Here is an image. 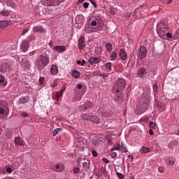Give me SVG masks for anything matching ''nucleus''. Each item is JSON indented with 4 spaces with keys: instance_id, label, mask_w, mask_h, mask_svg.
I'll return each instance as SVG.
<instances>
[{
    "instance_id": "obj_2",
    "label": "nucleus",
    "mask_w": 179,
    "mask_h": 179,
    "mask_svg": "<svg viewBox=\"0 0 179 179\" xmlns=\"http://www.w3.org/2000/svg\"><path fill=\"white\" fill-rule=\"evenodd\" d=\"M126 85L127 81H125L124 78H118L117 80L115 82L112 90L114 94H116L115 96V101H120V95H118V93H121V91L124 90Z\"/></svg>"
},
{
    "instance_id": "obj_27",
    "label": "nucleus",
    "mask_w": 179,
    "mask_h": 179,
    "mask_svg": "<svg viewBox=\"0 0 179 179\" xmlns=\"http://www.w3.org/2000/svg\"><path fill=\"white\" fill-rule=\"evenodd\" d=\"M9 25V21L1 20L0 21V29H5V27H8Z\"/></svg>"
},
{
    "instance_id": "obj_54",
    "label": "nucleus",
    "mask_w": 179,
    "mask_h": 179,
    "mask_svg": "<svg viewBox=\"0 0 179 179\" xmlns=\"http://www.w3.org/2000/svg\"><path fill=\"white\" fill-rule=\"evenodd\" d=\"M120 145H119L117 147H114V148H111V151L114 152V150H120Z\"/></svg>"
},
{
    "instance_id": "obj_5",
    "label": "nucleus",
    "mask_w": 179,
    "mask_h": 179,
    "mask_svg": "<svg viewBox=\"0 0 179 179\" xmlns=\"http://www.w3.org/2000/svg\"><path fill=\"white\" fill-rule=\"evenodd\" d=\"M9 114V106L5 101H0V115L1 118H6Z\"/></svg>"
},
{
    "instance_id": "obj_59",
    "label": "nucleus",
    "mask_w": 179,
    "mask_h": 179,
    "mask_svg": "<svg viewBox=\"0 0 179 179\" xmlns=\"http://www.w3.org/2000/svg\"><path fill=\"white\" fill-rule=\"evenodd\" d=\"M6 171H7V173H12V171H13V169H12V168H10V167H7Z\"/></svg>"
},
{
    "instance_id": "obj_25",
    "label": "nucleus",
    "mask_w": 179,
    "mask_h": 179,
    "mask_svg": "<svg viewBox=\"0 0 179 179\" xmlns=\"http://www.w3.org/2000/svg\"><path fill=\"white\" fill-rule=\"evenodd\" d=\"M101 143V140L99 138H96L92 141V146H94L95 148H99L100 146V144Z\"/></svg>"
},
{
    "instance_id": "obj_60",
    "label": "nucleus",
    "mask_w": 179,
    "mask_h": 179,
    "mask_svg": "<svg viewBox=\"0 0 179 179\" xmlns=\"http://www.w3.org/2000/svg\"><path fill=\"white\" fill-rule=\"evenodd\" d=\"M27 31H29L28 29H24L22 34H26V33H27Z\"/></svg>"
},
{
    "instance_id": "obj_51",
    "label": "nucleus",
    "mask_w": 179,
    "mask_h": 179,
    "mask_svg": "<svg viewBox=\"0 0 179 179\" xmlns=\"http://www.w3.org/2000/svg\"><path fill=\"white\" fill-rule=\"evenodd\" d=\"M92 5H93L94 8H97V3H96V1L94 0H90Z\"/></svg>"
},
{
    "instance_id": "obj_11",
    "label": "nucleus",
    "mask_w": 179,
    "mask_h": 179,
    "mask_svg": "<svg viewBox=\"0 0 179 179\" xmlns=\"http://www.w3.org/2000/svg\"><path fill=\"white\" fill-rule=\"evenodd\" d=\"M78 50L80 51H82L86 47V42L85 41V36H80V38L78 39Z\"/></svg>"
},
{
    "instance_id": "obj_43",
    "label": "nucleus",
    "mask_w": 179,
    "mask_h": 179,
    "mask_svg": "<svg viewBox=\"0 0 179 179\" xmlns=\"http://www.w3.org/2000/svg\"><path fill=\"white\" fill-rule=\"evenodd\" d=\"M98 75L103 78V79L106 78H108V74L106 73H99Z\"/></svg>"
},
{
    "instance_id": "obj_41",
    "label": "nucleus",
    "mask_w": 179,
    "mask_h": 179,
    "mask_svg": "<svg viewBox=\"0 0 179 179\" xmlns=\"http://www.w3.org/2000/svg\"><path fill=\"white\" fill-rule=\"evenodd\" d=\"M116 176H117V178L119 179H124V177H125V176L120 172L116 171Z\"/></svg>"
},
{
    "instance_id": "obj_7",
    "label": "nucleus",
    "mask_w": 179,
    "mask_h": 179,
    "mask_svg": "<svg viewBox=\"0 0 179 179\" xmlns=\"http://www.w3.org/2000/svg\"><path fill=\"white\" fill-rule=\"evenodd\" d=\"M76 147L80 150V152H83L85 150V143L83 142V137L76 138Z\"/></svg>"
},
{
    "instance_id": "obj_38",
    "label": "nucleus",
    "mask_w": 179,
    "mask_h": 179,
    "mask_svg": "<svg viewBox=\"0 0 179 179\" xmlns=\"http://www.w3.org/2000/svg\"><path fill=\"white\" fill-rule=\"evenodd\" d=\"M110 59L111 61H115L117 59V52H113L110 55Z\"/></svg>"
},
{
    "instance_id": "obj_10",
    "label": "nucleus",
    "mask_w": 179,
    "mask_h": 179,
    "mask_svg": "<svg viewBox=\"0 0 179 179\" xmlns=\"http://www.w3.org/2000/svg\"><path fill=\"white\" fill-rule=\"evenodd\" d=\"M29 47H30L29 41H24L20 45V50L22 52H27V51H29Z\"/></svg>"
},
{
    "instance_id": "obj_28",
    "label": "nucleus",
    "mask_w": 179,
    "mask_h": 179,
    "mask_svg": "<svg viewBox=\"0 0 179 179\" xmlns=\"http://www.w3.org/2000/svg\"><path fill=\"white\" fill-rule=\"evenodd\" d=\"M34 31H36V33H44L45 31L44 30V28L40 26H36L33 28Z\"/></svg>"
},
{
    "instance_id": "obj_8",
    "label": "nucleus",
    "mask_w": 179,
    "mask_h": 179,
    "mask_svg": "<svg viewBox=\"0 0 179 179\" xmlns=\"http://www.w3.org/2000/svg\"><path fill=\"white\" fill-rule=\"evenodd\" d=\"M103 29H101V27H94L92 25L87 24L85 26V32L86 33H94L95 31H101Z\"/></svg>"
},
{
    "instance_id": "obj_45",
    "label": "nucleus",
    "mask_w": 179,
    "mask_h": 179,
    "mask_svg": "<svg viewBox=\"0 0 179 179\" xmlns=\"http://www.w3.org/2000/svg\"><path fill=\"white\" fill-rule=\"evenodd\" d=\"M0 15H1V16H9V13H8V11H1L0 13Z\"/></svg>"
},
{
    "instance_id": "obj_64",
    "label": "nucleus",
    "mask_w": 179,
    "mask_h": 179,
    "mask_svg": "<svg viewBox=\"0 0 179 179\" xmlns=\"http://www.w3.org/2000/svg\"><path fill=\"white\" fill-rule=\"evenodd\" d=\"M76 63L78 64V65H80L82 64V62L80 60H78L76 62Z\"/></svg>"
},
{
    "instance_id": "obj_55",
    "label": "nucleus",
    "mask_w": 179,
    "mask_h": 179,
    "mask_svg": "<svg viewBox=\"0 0 179 179\" xmlns=\"http://www.w3.org/2000/svg\"><path fill=\"white\" fill-rule=\"evenodd\" d=\"M92 156H94V157H97L98 154H97V152L96 150H93L92 151Z\"/></svg>"
},
{
    "instance_id": "obj_50",
    "label": "nucleus",
    "mask_w": 179,
    "mask_h": 179,
    "mask_svg": "<svg viewBox=\"0 0 179 179\" xmlns=\"http://www.w3.org/2000/svg\"><path fill=\"white\" fill-rule=\"evenodd\" d=\"M109 12L111 15H115V9L113 8H110Z\"/></svg>"
},
{
    "instance_id": "obj_58",
    "label": "nucleus",
    "mask_w": 179,
    "mask_h": 179,
    "mask_svg": "<svg viewBox=\"0 0 179 179\" xmlns=\"http://www.w3.org/2000/svg\"><path fill=\"white\" fill-rule=\"evenodd\" d=\"M89 5H90L89 3L85 2L83 3V8H85V9H87V8H89Z\"/></svg>"
},
{
    "instance_id": "obj_19",
    "label": "nucleus",
    "mask_w": 179,
    "mask_h": 179,
    "mask_svg": "<svg viewBox=\"0 0 179 179\" xmlns=\"http://www.w3.org/2000/svg\"><path fill=\"white\" fill-rule=\"evenodd\" d=\"M119 55L121 59H122L123 61H125V59H127V58L128 57V56L127 55V52L124 49H120Z\"/></svg>"
},
{
    "instance_id": "obj_33",
    "label": "nucleus",
    "mask_w": 179,
    "mask_h": 179,
    "mask_svg": "<svg viewBox=\"0 0 179 179\" xmlns=\"http://www.w3.org/2000/svg\"><path fill=\"white\" fill-rule=\"evenodd\" d=\"M81 120H84L85 121H90V115L87 114H83L80 116Z\"/></svg>"
},
{
    "instance_id": "obj_32",
    "label": "nucleus",
    "mask_w": 179,
    "mask_h": 179,
    "mask_svg": "<svg viewBox=\"0 0 179 179\" xmlns=\"http://www.w3.org/2000/svg\"><path fill=\"white\" fill-rule=\"evenodd\" d=\"M140 150L142 153H148V152H150V148L145 146H142Z\"/></svg>"
},
{
    "instance_id": "obj_52",
    "label": "nucleus",
    "mask_w": 179,
    "mask_h": 179,
    "mask_svg": "<svg viewBox=\"0 0 179 179\" xmlns=\"http://www.w3.org/2000/svg\"><path fill=\"white\" fill-rule=\"evenodd\" d=\"M158 171H159V173H164V167H163V166H159V167L158 168Z\"/></svg>"
},
{
    "instance_id": "obj_49",
    "label": "nucleus",
    "mask_w": 179,
    "mask_h": 179,
    "mask_svg": "<svg viewBox=\"0 0 179 179\" xmlns=\"http://www.w3.org/2000/svg\"><path fill=\"white\" fill-rule=\"evenodd\" d=\"M110 157H112V159H115V157H117V152H111Z\"/></svg>"
},
{
    "instance_id": "obj_20",
    "label": "nucleus",
    "mask_w": 179,
    "mask_h": 179,
    "mask_svg": "<svg viewBox=\"0 0 179 179\" xmlns=\"http://www.w3.org/2000/svg\"><path fill=\"white\" fill-rule=\"evenodd\" d=\"M71 76L75 79H79V78H80V72L76 69H73L71 72Z\"/></svg>"
},
{
    "instance_id": "obj_34",
    "label": "nucleus",
    "mask_w": 179,
    "mask_h": 179,
    "mask_svg": "<svg viewBox=\"0 0 179 179\" xmlns=\"http://www.w3.org/2000/svg\"><path fill=\"white\" fill-rule=\"evenodd\" d=\"M168 166H171V167H174V164H176V159H169L168 162H166Z\"/></svg>"
},
{
    "instance_id": "obj_44",
    "label": "nucleus",
    "mask_w": 179,
    "mask_h": 179,
    "mask_svg": "<svg viewBox=\"0 0 179 179\" xmlns=\"http://www.w3.org/2000/svg\"><path fill=\"white\" fill-rule=\"evenodd\" d=\"M149 127L153 129V128H156V124L151 121L149 122Z\"/></svg>"
},
{
    "instance_id": "obj_24",
    "label": "nucleus",
    "mask_w": 179,
    "mask_h": 179,
    "mask_svg": "<svg viewBox=\"0 0 179 179\" xmlns=\"http://www.w3.org/2000/svg\"><path fill=\"white\" fill-rule=\"evenodd\" d=\"M6 85H8V83L5 81V76L0 75V86H1V87H5Z\"/></svg>"
},
{
    "instance_id": "obj_16",
    "label": "nucleus",
    "mask_w": 179,
    "mask_h": 179,
    "mask_svg": "<svg viewBox=\"0 0 179 179\" xmlns=\"http://www.w3.org/2000/svg\"><path fill=\"white\" fill-rule=\"evenodd\" d=\"M75 20L77 24H82L85 22V17L82 15H76Z\"/></svg>"
},
{
    "instance_id": "obj_53",
    "label": "nucleus",
    "mask_w": 179,
    "mask_h": 179,
    "mask_svg": "<svg viewBox=\"0 0 179 179\" xmlns=\"http://www.w3.org/2000/svg\"><path fill=\"white\" fill-rule=\"evenodd\" d=\"M29 114L26 112L20 113L21 117H29Z\"/></svg>"
},
{
    "instance_id": "obj_47",
    "label": "nucleus",
    "mask_w": 179,
    "mask_h": 179,
    "mask_svg": "<svg viewBox=\"0 0 179 179\" xmlns=\"http://www.w3.org/2000/svg\"><path fill=\"white\" fill-rule=\"evenodd\" d=\"M79 171H80V169L79 167H75L73 169L74 174H78V173H79Z\"/></svg>"
},
{
    "instance_id": "obj_17",
    "label": "nucleus",
    "mask_w": 179,
    "mask_h": 179,
    "mask_svg": "<svg viewBox=\"0 0 179 179\" xmlns=\"http://www.w3.org/2000/svg\"><path fill=\"white\" fill-rule=\"evenodd\" d=\"M8 68H9V64L3 63L0 66V72H1V73H5V72H6Z\"/></svg>"
},
{
    "instance_id": "obj_40",
    "label": "nucleus",
    "mask_w": 179,
    "mask_h": 179,
    "mask_svg": "<svg viewBox=\"0 0 179 179\" xmlns=\"http://www.w3.org/2000/svg\"><path fill=\"white\" fill-rule=\"evenodd\" d=\"M57 86H58V80H55L53 83L51 84V87L52 89H55V87H57Z\"/></svg>"
},
{
    "instance_id": "obj_62",
    "label": "nucleus",
    "mask_w": 179,
    "mask_h": 179,
    "mask_svg": "<svg viewBox=\"0 0 179 179\" xmlns=\"http://www.w3.org/2000/svg\"><path fill=\"white\" fill-rule=\"evenodd\" d=\"M85 63H86V60H83L81 62V66H83L84 64H85Z\"/></svg>"
},
{
    "instance_id": "obj_56",
    "label": "nucleus",
    "mask_w": 179,
    "mask_h": 179,
    "mask_svg": "<svg viewBox=\"0 0 179 179\" xmlns=\"http://www.w3.org/2000/svg\"><path fill=\"white\" fill-rule=\"evenodd\" d=\"M102 160L103 163H106V164H108V163H110V161L107 158H102Z\"/></svg>"
},
{
    "instance_id": "obj_22",
    "label": "nucleus",
    "mask_w": 179,
    "mask_h": 179,
    "mask_svg": "<svg viewBox=\"0 0 179 179\" xmlns=\"http://www.w3.org/2000/svg\"><path fill=\"white\" fill-rule=\"evenodd\" d=\"M177 145H178V141L173 140V141H171L168 144L167 146H168L169 149H173L174 148V146H177Z\"/></svg>"
},
{
    "instance_id": "obj_1",
    "label": "nucleus",
    "mask_w": 179,
    "mask_h": 179,
    "mask_svg": "<svg viewBox=\"0 0 179 179\" xmlns=\"http://www.w3.org/2000/svg\"><path fill=\"white\" fill-rule=\"evenodd\" d=\"M169 30L166 22H161L157 24V33L161 38H173V35L169 32Z\"/></svg>"
},
{
    "instance_id": "obj_46",
    "label": "nucleus",
    "mask_w": 179,
    "mask_h": 179,
    "mask_svg": "<svg viewBox=\"0 0 179 179\" xmlns=\"http://www.w3.org/2000/svg\"><path fill=\"white\" fill-rule=\"evenodd\" d=\"M44 80H45L44 77H41L39 78V83H40V85H41V86H43L44 85Z\"/></svg>"
},
{
    "instance_id": "obj_48",
    "label": "nucleus",
    "mask_w": 179,
    "mask_h": 179,
    "mask_svg": "<svg viewBox=\"0 0 179 179\" xmlns=\"http://www.w3.org/2000/svg\"><path fill=\"white\" fill-rule=\"evenodd\" d=\"M77 89L78 90H83V89H86L85 87H83V85H82V84H78V85H77Z\"/></svg>"
},
{
    "instance_id": "obj_39",
    "label": "nucleus",
    "mask_w": 179,
    "mask_h": 179,
    "mask_svg": "<svg viewBox=\"0 0 179 179\" xmlns=\"http://www.w3.org/2000/svg\"><path fill=\"white\" fill-rule=\"evenodd\" d=\"M121 150H122V152H123L124 153H127L128 152V149L127 148V146H125L122 143H121Z\"/></svg>"
},
{
    "instance_id": "obj_18",
    "label": "nucleus",
    "mask_w": 179,
    "mask_h": 179,
    "mask_svg": "<svg viewBox=\"0 0 179 179\" xmlns=\"http://www.w3.org/2000/svg\"><path fill=\"white\" fill-rule=\"evenodd\" d=\"M90 122H94L95 124H100V119L96 115H90Z\"/></svg>"
},
{
    "instance_id": "obj_4",
    "label": "nucleus",
    "mask_w": 179,
    "mask_h": 179,
    "mask_svg": "<svg viewBox=\"0 0 179 179\" xmlns=\"http://www.w3.org/2000/svg\"><path fill=\"white\" fill-rule=\"evenodd\" d=\"M48 64H50V57L47 55H41L36 59V65L38 71H43V69L45 68Z\"/></svg>"
},
{
    "instance_id": "obj_15",
    "label": "nucleus",
    "mask_w": 179,
    "mask_h": 179,
    "mask_svg": "<svg viewBox=\"0 0 179 179\" xmlns=\"http://www.w3.org/2000/svg\"><path fill=\"white\" fill-rule=\"evenodd\" d=\"M64 166L62 164H55L53 166V170L57 173H61L62 171H64Z\"/></svg>"
},
{
    "instance_id": "obj_26",
    "label": "nucleus",
    "mask_w": 179,
    "mask_h": 179,
    "mask_svg": "<svg viewBox=\"0 0 179 179\" xmlns=\"http://www.w3.org/2000/svg\"><path fill=\"white\" fill-rule=\"evenodd\" d=\"M50 73L51 75H57L58 73V67L55 65H52L50 68Z\"/></svg>"
},
{
    "instance_id": "obj_30",
    "label": "nucleus",
    "mask_w": 179,
    "mask_h": 179,
    "mask_svg": "<svg viewBox=\"0 0 179 179\" xmlns=\"http://www.w3.org/2000/svg\"><path fill=\"white\" fill-rule=\"evenodd\" d=\"M99 20H100V17L96 18V20L91 22V25H92L94 27H100L99 25Z\"/></svg>"
},
{
    "instance_id": "obj_29",
    "label": "nucleus",
    "mask_w": 179,
    "mask_h": 179,
    "mask_svg": "<svg viewBox=\"0 0 179 179\" xmlns=\"http://www.w3.org/2000/svg\"><path fill=\"white\" fill-rule=\"evenodd\" d=\"M105 47H106L108 52H111V51H113V44H111V43L106 42L105 43Z\"/></svg>"
},
{
    "instance_id": "obj_3",
    "label": "nucleus",
    "mask_w": 179,
    "mask_h": 179,
    "mask_svg": "<svg viewBox=\"0 0 179 179\" xmlns=\"http://www.w3.org/2000/svg\"><path fill=\"white\" fill-rule=\"evenodd\" d=\"M149 104H150V99L145 96H143L140 99L135 111L136 115H141V114H143V113L148 110Z\"/></svg>"
},
{
    "instance_id": "obj_21",
    "label": "nucleus",
    "mask_w": 179,
    "mask_h": 179,
    "mask_svg": "<svg viewBox=\"0 0 179 179\" xmlns=\"http://www.w3.org/2000/svg\"><path fill=\"white\" fill-rule=\"evenodd\" d=\"M15 145H17L18 146H23V145H24L23 140H22V138H20V137H16L15 138Z\"/></svg>"
},
{
    "instance_id": "obj_13",
    "label": "nucleus",
    "mask_w": 179,
    "mask_h": 179,
    "mask_svg": "<svg viewBox=\"0 0 179 179\" xmlns=\"http://www.w3.org/2000/svg\"><path fill=\"white\" fill-rule=\"evenodd\" d=\"M85 93H86V89H85V88L81 90L80 91H79V92H77L74 96V99L76 100V101H80V100H82V97H83V94H85Z\"/></svg>"
},
{
    "instance_id": "obj_31",
    "label": "nucleus",
    "mask_w": 179,
    "mask_h": 179,
    "mask_svg": "<svg viewBox=\"0 0 179 179\" xmlns=\"http://www.w3.org/2000/svg\"><path fill=\"white\" fill-rule=\"evenodd\" d=\"M27 101H29V96H22L20 99V104H25V103H27Z\"/></svg>"
},
{
    "instance_id": "obj_42",
    "label": "nucleus",
    "mask_w": 179,
    "mask_h": 179,
    "mask_svg": "<svg viewBox=\"0 0 179 179\" xmlns=\"http://www.w3.org/2000/svg\"><path fill=\"white\" fill-rule=\"evenodd\" d=\"M62 1H64V0H52V5H59V3L60 2H62Z\"/></svg>"
},
{
    "instance_id": "obj_35",
    "label": "nucleus",
    "mask_w": 179,
    "mask_h": 179,
    "mask_svg": "<svg viewBox=\"0 0 179 179\" xmlns=\"http://www.w3.org/2000/svg\"><path fill=\"white\" fill-rule=\"evenodd\" d=\"M83 168L84 169V170H89V169H90V165L89 164V163L85 162L83 163Z\"/></svg>"
},
{
    "instance_id": "obj_12",
    "label": "nucleus",
    "mask_w": 179,
    "mask_h": 179,
    "mask_svg": "<svg viewBox=\"0 0 179 179\" xmlns=\"http://www.w3.org/2000/svg\"><path fill=\"white\" fill-rule=\"evenodd\" d=\"M101 57H90L88 62L90 65H94V64H99V62H101Z\"/></svg>"
},
{
    "instance_id": "obj_23",
    "label": "nucleus",
    "mask_w": 179,
    "mask_h": 179,
    "mask_svg": "<svg viewBox=\"0 0 179 179\" xmlns=\"http://www.w3.org/2000/svg\"><path fill=\"white\" fill-rule=\"evenodd\" d=\"M66 48L64 45H57L55 47V50H56L57 52H64Z\"/></svg>"
},
{
    "instance_id": "obj_63",
    "label": "nucleus",
    "mask_w": 179,
    "mask_h": 179,
    "mask_svg": "<svg viewBox=\"0 0 179 179\" xmlns=\"http://www.w3.org/2000/svg\"><path fill=\"white\" fill-rule=\"evenodd\" d=\"M149 134H150V135H153V130L150 129L149 130Z\"/></svg>"
},
{
    "instance_id": "obj_36",
    "label": "nucleus",
    "mask_w": 179,
    "mask_h": 179,
    "mask_svg": "<svg viewBox=\"0 0 179 179\" xmlns=\"http://www.w3.org/2000/svg\"><path fill=\"white\" fill-rule=\"evenodd\" d=\"M105 67L108 72H111V63L110 62L106 63L105 65Z\"/></svg>"
},
{
    "instance_id": "obj_6",
    "label": "nucleus",
    "mask_w": 179,
    "mask_h": 179,
    "mask_svg": "<svg viewBox=\"0 0 179 179\" xmlns=\"http://www.w3.org/2000/svg\"><path fill=\"white\" fill-rule=\"evenodd\" d=\"M147 54L148 49L144 45L141 46L137 51V57L138 58H140V59H143V58H146Z\"/></svg>"
},
{
    "instance_id": "obj_14",
    "label": "nucleus",
    "mask_w": 179,
    "mask_h": 179,
    "mask_svg": "<svg viewBox=\"0 0 179 179\" xmlns=\"http://www.w3.org/2000/svg\"><path fill=\"white\" fill-rule=\"evenodd\" d=\"M93 107V103L91 101H86L82 106V111H86V110H89V108H92Z\"/></svg>"
},
{
    "instance_id": "obj_57",
    "label": "nucleus",
    "mask_w": 179,
    "mask_h": 179,
    "mask_svg": "<svg viewBox=\"0 0 179 179\" xmlns=\"http://www.w3.org/2000/svg\"><path fill=\"white\" fill-rule=\"evenodd\" d=\"M152 89H153L154 92H157L158 87H157V84H155L152 85Z\"/></svg>"
},
{
    "instance_id": "obj_61",
    "label": "nucleus",
    "mask_w": 179,
    "mask_h": 179,
    "mask_svg": "<svg viewBox=\"0 0 179 179\" xmlns=\"http://www.w3.org/2000/svg\"><path fill=\"white\" fill-rule=\"evenodd\" d=\"M83 2H85V0H78V2H77V3H78V5H80V3H82Z\"/></svg>"
},
{
    "instance_id": "obj_37",
    "label": "nucleus",
    "mask_w": 179,
    "mask_h": 179,
    "mask_svg": "<svg viewBox=\"0 0 179 179\" xmlns=\"http://www.w3.org/2000/svg\"><path fill=\"white\" fill-rule=\"evenodd\" d=\"M61 131H62V129H61V128H57V129H55L53 131V136H57V135H59V132H61Z\"/></svg>"
},
{
    "instance_id": "obj_9",
    "label": "nucleus",
    "mask_w": 179,
    "mask_h": 179,
    "mask_svg": "<svg viewBox=\"0 0 179 179\" xmlns=\"http://www.w3.org/2000/svg\"><path fill=\"white\" fill-rule=\"evenodd\" d=\"M148 75V70L145 67L139 68L137 71V76L138 78H141V79H143L146 78V76Z\"/></svg>"
}]
</instances>
